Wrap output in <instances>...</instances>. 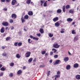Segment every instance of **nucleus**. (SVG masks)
Listing matches in <instances>:
<instances>
[{"label":"nucleus","mask_w":80,"mask_h":80,"mask_svg":"<svg viewBox=\"0 0 80 80\" xmlns=\"http://www.w3.org/2000/svg\"><path fill=\"white\" fill-rule=\"evenodd\" d=\"M3 10H4V11H7V8H4Z\"/></svg>","instance_id":"53"},{"label":"nucleus","mask_w":80,"mask_h":80,"mask_svg":"<svg viewBox=\"0 0 80 80\" xmlns=\"http://www.w3.org/2000/svg\"><path fill=\"white\" fill-rule=\"evenodd\" d=\"M39 31L40 32V33H43L44 32H43V29L42 28H41L39 30Z\"/></svg>","instance_id":"20"},{"label":"nucleus","mask_w":80,"mask_h":80,"mask_svg":"<svg viewBox=\"0 0 80 80\" xmlns=\"http://www.w3.org/2000/svg\"><path fill=\"white\" fill-rule=\"evenodd\" d=\"M22 69L23 70H25L26 69V67L24 66L22 67Z\"/></svg>","instance_id":"52"},{"label":"nucleus","mask_w":80,"mask_h":80,"mask_svg":"<svg viewBox=\"0 0 80 80\" xmlns=\"http://www.w3.org/2000/svg\"><path fill=\"white\" fill-rule=\"evenodd\" d=\"M68 59H69L68 57H65L64 59V62H68Z\"/></svg>","instance_id":"8"},{"label":"nucleus","mask_w":80,"mask_h":80,"mask_svg":"<svg viewBox=\"0 0 80 80\" xmlns=\"http://www.w3.org/2000/svg\"><path fill=\"white\" fill-rule=\"evenodd\" d=\"M66 9H68V8H70V6H69V5H67L66 6Z\"/></svg>","instance_id":"37"},{"label":"nucleus","mask_w":80,"mask_h":80,"mask_svg":"<svg viewBox=\"0 0 80 80\" xmlns=\"http://www.w3.org/2000/svg\"><path fill=\"white\" fill-rule=\"evenodd\" d=\"M76 79H78V80L80 79V75H77L76 76Z\"/></svg>","instance_id":"13"},{"label":"nucleus","mask_w":80,"mask_h":80,"mask_svg":"<svg viewBox=\"0 0 80 80\" xmlns=\"http://www.w3.org/2000/svg\"><path fill=\"white\" fill-rule=\"evenodd\" d=\"M11 30H14V27L13 26H12L11 27Z\"/></svg>","instance_id":"50"},{"label":"nucleus","mask_w":80,"mask_h":80,"mask_svg":"<svg viewBox=\"0 0 80 80\" xmlns=\"http://www.w3.org/2000/svg\"><path fill=\"white\" fill-rule=\"evenodd\" d=\"M36 61H37V58H34V59L33 60V62H36Z\"/></svg>","instance_id":"49"},{"label":"nucleus","mask_w":80,"mask_h":80,"mask_svg":"<svg viewBox=\"0 0 80 80\" xmlns=\"http://www.w3.org/2000/svg\"><path fill=\"white\" fill-rule=\"evenodd\" d=\"M2 50H4V49H5V47H4V46H2Z\"/></svg>","instance_id":"58"},{"label":"nucleus","mask_w":80,"mask_h":80,"mask_svg":"<svg viewBox=\"0 0 80 80\" xmlns=\"http://www.w3.org/2000/svg\"><path fill=\"white\" fill-rule=\"evenodd\" d=\"M41 3H43V2H43V1L42 0V1H41Z\"/></svg>","instance_id":"61"},{"label":"nucleus","mask_w":80,"mask_h":80,"mask_svg":"<svg viewBox=\"0 0 80 80\" xmlns=\"http://www.w3.org/2000/svg\"><path fill=\"white\" fill-rule=\"evenodd\" d=\"M10 65L11 67H13L14 65V63L13 62L11 63Z\"/></svg>","instance_id":"32"},{"label":"nucleus","mask_w":80,"mask_h":80,"mask_svg":"<svg viewBox=\"0 0 80 80\" xmlns=\"http://www.w3.org/2000/svg\"><path fill=\"white\" fill-rule=\"evenodd\" d=\"M33 60V58H30L28 61V62H31Z\"/></svg>","instance_id":"25"},{"label":"nucleus","mask_w":80,"mask_h":80,"mask_svg":"<svg viewBox=\"0 0 80 80\" xmlns=\"http://www.w3.org/2000/svg\"><path fill=\"white\" fill-rule=\"evenodd\" d=\"M21 57L20 55L19 54H17L16 55V57L17 58H20Z\"/></svg>","instance_id":"15"},{"label":"nucleus","mask_w":80,"mask_h":80,"mask_svg":"<svg viewBox=\"0 0 80 80\" xmlns=\"http://www.w3.org/2000/svg\"><path fill=\"white\" fill-rule=\"evenodd\" d=\"M55 78H60V75H56L55 76Z\"/></svg>","instance_id":"28"},{"label":"nucleus","mask_w":80,"mask_h":80,"mask_svg":"<svg viewBox=\"0 0 80 80\" xmlns=\"http://www.w3.org/2000/svg\"><path fill=\"white\" fill-rule=\"evenodd\" d=\"M69 13H73V11L72 10H70L69 11Z\"/></svg>","instance_id":"34"},{"label":"nucleus","mask_w":80,"mask_h":80,"mask_svg":"<svg viewBox=\"0 0 80 80\" xmlns=\"http://www.w3.org/2000/svg\"><path fill=\"white\" fill-rule=\"evenodd\" d=\"M72 34H76V32L75 31V30H73L72 32Z\"/></svg>","instance_id":"29"},{"label":"nucleus","mask_w":80,"mask_h":80,"mask_svg":"<svg viewBox=\"0 0 80 80\" xmlns=\"http://www.w3.org/2000/svg\"><path fill=\"white\" fill-rule=\"evenodd\" d=\"M78 37L77 36L75 37L74 38V42H76V41H77L78 40Z\"/></svg>","instance_id":"14"},{"label":"nucleus","mask_w":80,"mask_h":80,"mask_svg":"<svg viewBox=\"0 0 80 80\" xmlns=\"http://www.w3.org/2000/svg\"><path fill=\"white\" fill-rule=\"evenodd\" d=\"M33 40H38V38H35V37H33Z\"/></svg>","instance_id":"27"},{"label":"nucleus","mask_w":80,"mask_h":80,"mask_svg":"<svg viewBox=\"0 0 80 80\" xmlns=\"http://www.w3.org/2000/svg\"><path fill=\"white\" fill-rule=\"evenodd\" d=\"M68 53L69 55H71V53H70V52L69 51L68 52Z\"/></svg>","instance_id":"62"},{"label":"nucleus","mask_w":80,"mask_h":80,"mask_svg":"<svg viewBox=\"0 0 80 80\" xmlns=\"http://www.w3.org/2000/svg\"><path fill=\"white\" fill-rule=\"evenodd\" d=\"M40 67H45V65L44 64H42L40 66Z\"/></svg>","instance_id":"47"},{"label":"nucleus","mask_w":80,"mask_h":80,"mask_svg":"<svg viewBox=\"0 0 80 80\" xmlns=\"http://www.w3.org/2000/svg\"><path fill=\"white\" fill-rule=\"evenodd\" d=\"M10 1H11L10 0H6V2H10Z\"/></svg>","instance_id":"55"},{"label":"nucleus","mask_w":80,"mask_h":80,"mask_svg":"<svg viewBox=\"0 0 80 80\" xmlns=\"http://www.w3.org/2000/svg\"><path fill=\"white\" fill-rule=\"evenodd\" d=\"M2 25L4 26L7 27V26H8V23L7 22H4L2 23Z\"/></svg>","instance_id":"5"},{"label":"nucleus","mask_w":80,"mask_h":80,"mask_svg":"<svg viewBox=\"0 0 80 80\" xmlns=\"http://www.w3.org/2000/svg\"><path fill=\"white\" fill-rule=\"evenodd\" d=\"M54 58H58V55H55L54 56Z\"/></svg>","instance_id":"46"},{"label":"nucleus","mask_w":80,"mask_h":80,"mask_svg":"<svg viewBox=\"0 0 80 80\" xmlns=\"http://www.w3.org/2000/svg\"><path fill=\"white\" fill-rule=\"evenodd\" d=\"M59 18L58 17H56V18H54L53 19V22H57V21H58V20H59Z\"/></svg>","instance_id":"3"},{"label":"nucleus","mask_w":80,"mask_h":80,"mask_svg":"<svg viewBox=\"0 0 80 80\" xmlns=\"http://www.w3.org/2000/svg\"><path fill=\"white\" fill-rule=\"evenodd\" d=\"M50 71H49L48 72V73L47 74V76H48V75H50Z\"/></svg>","instance_id":"57"},{"label":"nucleus","mask_w":80,"mask_h":80,"mask_svg":"<svg viewBox=\"0 0 80 80\" xmlns=\"http://www.w3.org/2000/svg\"><path fill=\"white\" fill-rule=\"evenodd\" d=\"M78 67V64L77 63H75L74 65V68H77Z\"/></svg>","instance_id":"19"},{"label":"nucleus","mask_w":80,"mask_h":80,"mask_svg":"<svg viewBox=\"0 0 80 80\" xmlns=\"http://www.w3.org/2000/svg\"><path fill=\"white\" fill-rule=\"evenodd\" d=\"M57 12L58 13H60L62 12V10L60 9H58L57 11Z\"/></svg>","instance_id":"22"},{"label":"nucleus","mask_w":80,"mask_h":80,"mask_svg":"<svg viewBox=\"0 0 80 80\" xmlns=\"http://www.w3.org/2000/svg\"><path fill=\"white\" fill-rule=\"evenodd\" d=\"M53 52H50V55H53Z\"/></svg>","instance_id":"54"},{"label":"nucleus","mask_w":80,"mask_h":80,"mask_svg":"<svg viewBox=\"0 0 80 80\" xmlns=\"http://www.w3.org/2000/svg\"><path fill=\"white\" fill-rule=\"evenodd\" d=\"M26 3L27 4H30L31 3V0H27Z\"/></svg>","instance_id":"16"},{"label":"nucleus","mask_w":80,"mask_h":80,"mask_svg":"<svg viewBox=\"0 0 80 80\" xmlns=\"http://www.w3.org/2000/svg\"><path fill=\"white\" fill-rule=\"evenodd\" d=\"M59 62H60V60H56L55 61V63L54 64V65H57L58 64Z\"/></svg>","instance_id":"9"},{"label":"nucleus","mask_w":80,"mask_h":80,"mask_svg":"<svg viewBox=\"0 0 80 80\" xmlns=\"http://www.w3.org/2000/svg\"><path fill=\"white\" fill-rule=\"evenodd\" d=\"M17 73L18 75H21V74H22V70H19L18 71Z\"/></svg>","instance_id":"6"},{"label":"nucleus","mask_w":80,"mask_h":80,"mask_svg":"<svg viewBox=\"0 0 80 80\" xmlns=\"http://www.w3.org/2000/svg\"><path fill=\"white\" fill-rule=\"evenodd\" d=\"M28 42L29 43H32V41H31V39H29L28 40Z\"/></svg>","instance_id":"33"},{"label":"nucleus","mask_w":80,"mask_h":80,"mask_svg":"<svg viewBox=\"0 0 80 80\" xmlns=\"http://www.w3.org/2000/svg\"><path fill=\"white\" fill-rule=\"evenodd\" d=\"M7 56V54L6 53H2V56H4V57H5Z\"/></svg>","instance_id":"44"},{"label":"nucleus","mask_w":80,"mask_h":80,"mask_svg":"<svg viewBox=\"0 0 80 80\" xmlns=\"http://www.w3.org/2000/svg\"><path fill=\"white\" fill-rule=\"evenodd\" d=\"M46 53V51H44L42 52V55H45V54Z\"/></svg>","instance_id":"35"},{"label":"nucleus","mask_w":80,"mask_h":80,"mask_svg":"<svg viewBox=\"0 0 80 80\" xmlns=\"http://www.w3.org/2000/svg\"><path fill=\"white\" fill-rule=\"evenodd\" d=\"M30 38H33V36H32V35H30Z\"/></svg>","instance_id":"59"},{"label":"nucleus","mask_w":80,"mask_h":80,"mask_svg":"<svg viewBox=\"0 0 80 80\" xmlns=\"http://www.w3.org/2000/svg\"><path fill=\"white\" fill-rule=\"evenodd\" d=\"M60 33H65V32L63 30H62L60 31Z\"/></svg>","instance_id":"51"},{"label":"nucleus","mask_w":80,"mask_h":80,"mask_svg":"<svg viewBox=\"0 0 80 80\" xmlns=\"http://www.w3.org/2000/svg\"><path fill=\"white\" fill-rule=\"evenodd\" d=\"M0 32L1 33H4L5 32V30H4V28L3 27L0 30Z\"/></svg>","instance_id":"7"},{"label":"nucleus","mask_w":80,"mask_h":80,"mask_svg":"<svg viewBox=\"0 0 80 80\" xmlns=\"http://www.w3.org/2000/svg\"><path fill=\"white\" fill-rule=\"evenodd\" d=\"M9 77H13V73H11L9 75Z\"/></svg>","instance_id":"39"},{"label":"nucleus","mask_w":80,"mask_h":80,"mask_svg":"<svg viewBox=\"0 0 80 80\" xmlns=\"http://www.w3.org/2000/svg\"><path fill=\"white\" fill-rule=\"evenodd\" d=\"M73 21V19L71 18H68L67 19V21L68 22H72Z\"/></svg>","instance_id":"17"},{"label":"nucleus","mask_w":80,"mask_h":80,"mask_svg":"<svg viewBox=\"0 0 80 80\" xmlns=\"http://www.w3.org/2000/svg\"><path fill=\"white\" fill-rule=\"evenodd\" d=\"M62 10L63 12H65V6H64L62 7Z\"/></svg>","instance_id":"26"},{"label":"nucleus","mask_w":80,"mask_h":80,"mask_svg":"<svg viewBox=\"0 0 80 80\" xmlns=\"http://www.w3.org/2000/svg\"><path fill=\"white\" fill-rule=\"evenodd\" d=\"M61 72L60 71H58L57 72V75H60L61 73Z\"/></svg>","instance_id":"38"},{"label":"nucleus","mask_w":80,"mask_h":80,"mask_svg":"<svg viewBox=\"0 0 80 80\" xmlns=\"http://www.w3.org/2000/svg\"><path fill=\"white\" fill-rule=\"evenodd\" d=\"M10 39V37H8L6 38V40L8 41V40H9Z\"/></svg>","instance_id":"31"},{"label":"nucleus","mask_w":80,"mask_h":80,"mask_svg":"<svg viewBox=\"0 0 80 80\" xmlns=\"http://www.w3.org/2000/svg\"><path fill=\"white\" fill-rule=\"evenodd\" d=\"M16 0H13L12 2V5H14L16 3Z\"/></svg>","instance_id":"10"},{"label":"nucleus","mask_w":80,"mask_h":80,"mask_svg":"<svg viewBox=\"0 0 80 80\" xmlns=\"http://www.w3.org/2000/svg\"><path fill=\"white\" fill-rule=\"evenodd\" d=\"M25 18H24L23 17H22L21 18V20L22 21V23H23V22H24L25 21Z\"/></svg>","instance_id":"18"},{"label":"nucleus","mask_w":80,"mask_h":80,"mask_svg":"<svg viewBox=\"0 0 80 80\" xmlns=\"http://www.w3.org/2000/svg\"><path fill=\"white\" fill-rule=\"evenodd\" d=\"M47 3L44 2V7H47Z\"/></svg>","instance_id":"45"},{"label":"nucleus","mask_w":80,"mask_h":80,"mask_svg":"<svg viewBox=\"0 0 80 80\" xmlns=\"http://www.w3.org/2000/svg\"><path fill=\"white\" fill-rule=\"evenodd\" d=\"M24 18L25 19H26L27 20L28 18V15H26L24 16Z\"/></svg>","instance_id":"21"},{"label":"nucleus","mask_w":80,"mask_h":80,"mask_svg":"<svg viewBox=\"0 0 80 80\" xmlns=\"http://www.w3.org/2000/svg\"><path fill=\"white\" fill-rule=\"evenodd\" d=\"M30 54H31V53L30 52H28L26 53L25 54V57L27 58L28 57H29L30 56Z\"/></svg>","instance_id":"1"},{"label":"nucleus","mask_w":80,"mask_h":80,"mask_svg":"<svg viewBox=\"0 0 80 80\" xmlns=\"http://www.w3.org/2000/svg\"><path fill=\"white\" fill-rule=\"evenodd\" d=\"M3 75V72H1L0 74V77H2Z\"/></svg>","instance_id":"43"},{"label":"nucleus","mask_w":80,"mask_h":80,"mask_svg":"<svg viewBox=\"0 0 80 80\" xmlns=\"http://www.w3.org/2000/svg\"><path fill=\"white\" fill-rule=\"evenodd\" d=\"M18 42H16L14 43V45L16 47H17V45H18Z\"/></svg>","instance_id":"42"},{"label":"nucleus","mask_w":80,"mask_h":80,"mask_svg":"<svg viewBox=\"0 0 80 80\" xmlns=\"http://www.w3.org/2000/svg\"><path fill=\"white\" fill-rule=\"evenodd\" d=\"M52 50H54V53H56V52H57V50L55 48L52 49Z\"/></svg>","instance_id":"41"},{"label":"nucleus","mask_w":80,"mask_h":80,"mask_svg":"<svg viewBox=\"0 0 80 80\" xmlns=\"http://www.w3.org/2000/svg\"><path fill=\"white\" fill-rule=\"evenodd\" d=\"M28 14L30 16H32V15H33V12L32 11H29L28 13Z\"/></svg>","instance_id":"12"},{"label":"nucleus","mask_w":80,"mask_h":80,"mask_svg":"<svg viewBox=\"0 0 80 80\" xmlns=\"http://www.w3.org/2000/svg\"><path fill=\"white\" fill-rule=\"evenodd\" d=\"M53 47L55 48H58L60 47V45H58L57 43L53 45Z\"/></svg>","instance_id":"2"},{"label":"nucleus","mask_w":80,"mask_h":80,"mask_svg":"<svg viewBox=\"0 0 80 80\" xmlns=\"http://www.w3.org/2000/svg\"><path fill=\"white\" fill-rule=\"evenodd\" d=\"M2 2H5V0H1Z\"/></svg>","instance_id":"56"},{"label":"nucleus","mask_w":80,"mask_h":80,"mask_svg":"<svg viewBox=\"0 0 80 80\" xmlns=\"http://www.w3.org/2000/svg\"><path fill=\"white\" fill-rule=\"evenodd\" d=\"M37 35L38 37H40L41 36V34L40 33L37 34Z\"/></svg>","instance_id":"48"},{"label":"nucleus","mask_w":80,"mask_h":80,"mask_svg":"<svg viewBox=\"0 0 80 80\" xmlns=\"http://www.w3.org/2000/svg\"><path fill=\"white\" fill-rule=\"evenodd\" d=\"M12 18H17V15L15 14H13L12 15Z\"/></svg>","instance_id":"11"},{"label":"nucleus","mask_w":80,"mask_h":80,"mask_svg":"<svg viewBox=\"0 0 80 80\" xmlns=\"http://www.w3.org/2000/svg\"><path fill=\"white\" fill-rule=\"evenodd\" d=\"M60 23L58 22H57L56 23H55V27H59V26H60Z\"/></svg>","instance_id":"4"},{"label":"nucleus","mask_w":80,"mask_h":80,"mask_svg":"<svg viewBox=\"0 0 80 80\" xmlns=\"http://www.w3.org/2000/svg\"><path fill=\"white\" fill-rule=\"evenodd\" d=\"M70 68V65H68L66 67V69L69 70Z\"/></svg>","instance_id":"23"},{"label":"nucleus","mask_w":80,"mask_h":80,"mask_svg":"<svg viewBox=\"0 0 80 80\" xmlns=\"http://www.w3.org/2000/svg\"><path fill=\"white\" fill-rule=\"evenodd\" d=\"M48 36L49 37L51 38V37H52L53 36V35L51 33H49L48 34Z\"/></svg>","instance_id":"24"},{"label":"nucleus","mask_w":80,"mask_h":80,"mask_svg":"<svg viewBox=\"0 0 80 80\" xmlns=\"http://www.w3.org/2000/svg\"><path fill=\"white\" fill-rule=\"evenodd\" d=\"M2 67V64H0V68Z\"/></svg>","instance_id":"63"},{"label":"nucleus","mask_w":80,"mask_h":80,"mask_svg":"<svg viewBox=\"0 0 80 80\" xmlns=\"http://www.w3.org/2000/svg\"><path fill=\"white\" fill-rule=\"evenodd\" d=\"M49 62L50 63H52V60H50V61H49Z\"/></svg>","instance_id":"60"},{"label":"nucleus","mask_w":80,"mask_h":80,"mask_svg":"<svg viewBox=\"0 0 80 80\" xmlns=\"http://www.w3.org/2000/svg\"><path fill=\"white\" fill-rule=\"evenodd\" d=\"M0 70H1V71H5V68L2 67L0 69Z\"/></svg>","instance_id":"30"},{"label":"nucleus","mask_w":80,"mask_h":80,"mask_svg":"<svg viewBox=\"0 0 80 80\" xmlns=\"http://www.w3.org/2000/svg\"><path fill=\"white\" fill-rule=\"evenodd\" d=\"M22 45V42H19L18 43V45L19 46H21Z\"/></svg>","instance_id":"36"},{"label":"nucleus","mask_w":80,"mask_h":80,"mask_svg":"<svg viewBox=\"0 0 80 80\" xmlns=\"http://www.w3.org/2000/svg\"><path fill=\"white\" fill-rule=\"evenodd\" d=\"M8 28L7 27L6 28V30H8Z\"/></svg>","instance_id":"64"},{"label":"nucleus","mask_w":80,"mask_h":80,"mask_svg":"<svg viewBox=\"0 0 80 80\" xmlns=\"http://www.w3.org/2000/svg\"><path fill=\"white\" fill-rule=\"evenodd\" d=\"M13 20L11 19L10 20V22L11 23H13Z\"/></svg>","instance_id":"40"}]
</instances>
